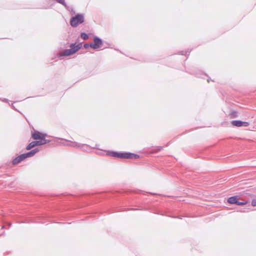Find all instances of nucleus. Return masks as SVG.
Listing matches in <instances>:
<instances>
[{
    "label": "nucleus",
    "instance_id": "nucleus-1",
    "mask_svg": "<svg viewBox=\"0 0 256 256\" xmlns=\"http://www.w3.org/2000/svg\"><path fill=\"white\" fill-rule=\"evenodd\" d=\"M107 154L113 157H116L118 158H130L132 160L138 159L140 157L138 154L130 152H119L114 151H110L108 152Z\"/></svg>",
    "mask_w": 256,
    "mask_h": 256
},
{
    "label": "nucleus",
    "instance_id": "nucleus-2",
    "mask_svg": "<svg viewBox=\"0 0 256 256\" xmlns=\"http://www.w3.org/2000/svg\"><path fill=\"white\" fill-rule=\"evenodd\" d=\"M82 46V44H79L77 45H76V44H71L70 45V48L66 49L65 50H64L62 53V56H70L76 53L78 50L81 48Z\"/></svg>",
    "mask_w": 256,
    "mask_h": 256
},
{
    "label": "nucleus",
    "instance_id": "nucleus-3",
    "mask_svg": "<svg viewBox=\"0 0 256 256\" xmlns=\"http://www.w3.org/2000/svg\"><path fill=\"white\" fill-rule=\"evenodd\" d=\"M46 134L44 133H41L38 130H34L32 134V138L36 140H39V141H42L44 143H49L50 140H47L46 138Z\"/></svg>",
    "mask_w": 256,
    "mask_h": 256
},
{
    "label": "nucleus",
    "instance_id": "nucleus-4",
    "mask_svg": "<svg viewBox=\"0 0 256 256\" xmlns=\"http://www.w3.org/2000/svg\"><path fill=\"white\" fill-rule=\"evenodd\" d=\"M84 22V17L83 15L81 14H78L75 16L72 17L70 19V25L72 27H76L78 24L82 23Z\"/></svg>",
    "mask_w": 256,
    "mask_h": 256
},
{
    "label": "nucleus",
    "instance_id": "nucleus-5",
    "mask_svg": "<svg viewBox=\"0 0 256 256\" xmlns=\"http://www.w3.org/2000/svg\"><path fill=\"white\" fill-rule=\"evenodd\" d=\"M228 202L230 204H235L238 206L245 205L248 204L247 201L239 202L238 200V196H236L230 197L228 200Z\"/></svg>",
    "mask_w": 256,
    "mask_h": 256
},
{
    "label": "nucleus",
    "instance_id": "nucleus-6",
    "mask_svg": "<svg viewBox=\"0 0 256 256\" xmlns=\"http://www.w3.org/2000/svg\"><path fill=\"white\" fill-rule=\"evenodd\" d=\"M94 43H91V48L93 49H98L100 48L102 44V40L101 38L98 36L94 38Z\"/></svg>",
    "mask_w": 256,
    "mask_h": 256
},
{
    "label": "nucleus",
    "instance_id": "nucleus-7",
    "mask_svg": "<svg viewBox=\"0 0 256 256\" xmlns=\"http://www.w3.org/2000/svg\"><path fill=\"white\" fill-rule=\"evenodd\" d=\"M44 144H46V143H44V142H42V141H39V140L33 141V142H31L26 147V150H30L32 148H33L36 146H42V145H43Z\"/></svg>",
    "mask_w": 256,
    "mask_h": 256
},
{
    "label": "nucleus",
    "instance_id": "nucleus-8",
    "mask_svg": "<svg viewBox=\"0 0 256 256\" xmlns=\"http://www.w3.org/2000/svg\"><path fill=\"white\" fill-rule=\"evenodd\" d=\"M26 158V157L24 154H22L13 160L12 162V164L14 165L17 164L20 162H22V160H24Z\"/></svg>",
    "mask_w": 256,
    "mask_h": 256
},
{
    "label": "nucleus",
    "instance_id": "nucleus-9",
    "mask_svg": "<svg viewBox=\"0 0 256 256\" xmlns=\"http://www.w3.org/2000/svg\"><path fill=\"white\" fill-rule=\"evenodd\" d=\"M40 151L39 148H35L29 152L25 153V155L26 158H29L34 156L36 153Z\"/></svg>",
    "mask_w": 256,
    "mask_h": 256
},
{
    "label": "nucleus",
    "instance_id": "nucleus-10",
    "mask_svg": "<svg viewBox=\"0 0 256 256\" xmlns=\"http://www.w3.org/2000/svg\"><path fill=\"white\" fill-rule=\"evenodd\" d=\"M242 121L240 120H234L232 121V124L236 126H242Z\"/></svg>",
    "mask_w": 256,
    "mask_h": 256
},
{
    "label": "nucleus",
    "instance_id": "nucleus-11",
    "mask_svg": "<svg viewBox=\"0 0 256 256\" xmlns=\"http://www.w3.org/2000/svg\"><path fill=\"white\" fill-rule=\"evenodd\" d=\"M68 146L74 147V148H81L82 147V145L76 142H71L70 144H68Z\"/></svg>",
    "mask_w": 256,
    "mask_h": 256
},
{
    "label": "nucleus",
    "instance_id": "nucleus-12",
    "mask_svg": "<svg viewBox=\"0 0 256 256\" xmlns=\"http://www.w3.org/2000/svg\"><path fill=\"white\" fill-rule=\"evenodd\" d=\"M80 37L84 40H86L88 38V34L85 32L81 33Z\"/></svg>",
    "mask_w": 256,
    "mask_h": 256
},
{
    "label": "nucleus",
    "instance_id": "nucleus-13",
    "mask_svg": "<svg viewBox=\"0 0 256 256\" xmlns=\"http://www.w3.org/2000/svg\"><path fill=\"white\" fill-rule=\"evenodd\" d=\"M250 124L249 122H243L242 121V126H244V127H246L248 126Z\"/></svg>",
    "mask_w": 256,
    "mask_h": 256
},
{
    "label": "nucleus",
    "instance_id": "nucleus-14",
    "mask_svg": "<svg viewBox=\"0 0 256 256\" xmlns=\"http://www.w3.org/2000/svg\"><path fill=\"white\" fill-rule=\"evenodd\" d=\"M251 204H252V206H256V199H253L252 200Z\"/></svg>",
    "mask_w": 256,
    "mask_h": 256
},
{
    "label": "nucleus",
    "instance_id": "nucleus-15",
    "mask_svg": "<svg viewBox=\"0 0 256 256\" xmlns=\"http://www.w3.org/2000/svg\"><path fill=\"white\" fill-rule=\"evenodd\" d=\"M84 47L85 48H88L89 47H90L91 48V44H84Z\"/></svg>",
    "mask_w": 256,
    "mask_h": 256
},
{
    "label": "nucleus",
    "instance_id": "nucleus-16",
    "mask_svg": "<svg viewBox=\"0 0 256 256\" xmlns=\"http://www.w3.org/2000/svg\"><path fill=\"white\" fill-rule=\"evenodd\" d=\"M162 149V146H158L156 148V152H158V151H160Z\"/></svg>",
    "mask_w": 256,
    "mask_h": 256
},
{
    "label": "nucleus",
    "instance_id": "nucleus-17",
    "mask_svg": "<svg viewBox=\"0 0 256 256\" xmlns=\"http://www.w3.org/2000/svg\"><path fill=\"white\" fill-rule=\"evenodd\" d=\"M0 100H1L2 101L4 102H8V99L5 98H2V99L0 98Z\"/></svg>",
    "mask_w": 256,
    "mask_h": 256
},
{
    "label": "nucleus",
    "instance_id": "nucleus-18",
    "mask_svg": "<svg viewBox=\"0 0 256 256\" xmlns=\"http://www.w3.org/2000/svg\"><path fill=\"white\" fill-rule=\"evenodd\" d=\"M232 114V115H234V116H236V112H234Z\"/></svg>",
    "mask_w": 256,
    "mask_h": 256
},
{
    "label": "nucleus",
    "instance_id": "nucleus-19",
    "mask_svg": "<svg viewBox=\"0 0 256 256\" xmlns=\"http://www.w3.org/2000/svg\"><path fill=\"white\" fill-rule=\"evenodd\" d=\"M182 55H184V54H184V52H182Z\"/></svg>",
    "mask_w": 256,
    "mask_h": 256
}]
</instances>
